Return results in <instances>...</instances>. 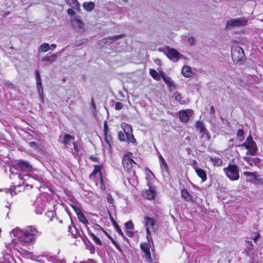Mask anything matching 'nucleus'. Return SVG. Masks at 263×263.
<instances>
[{
  "label": "nucleus",
  "mask_w": 263,
  "mask_h": 263,
  "mask_svg": "<svg viewBox=\"0 0 263 263\" xmlns=\"http://www.w3.org/2000/svg\"><path fill=\"white\" fill-rule=\"evenodd\" d=\"M14 168L20 171L18 175L16 174V177L20 180L19 184L14 187H11L9 190L12 196L17 192L21 191L22 186H35V182L41 181V178L37 175L38 171L33 168L27 162L22 160H18L10 167V171Z\"/></svg>",
  "instance_id": "obj_1"
},
{
  "label": "nucleus",
  "mask_w": 263,
  "mask_h": 263,
  "mask_svg": "<svg viewBox=\"0 0 263 263\" xmlns=\"http://www.w3.org/2000/svg\"><path fill=\"white\" fill-rule=\"evenodd\" d=\"M12 233L18 241L28 245L35 242L42 233L36 226H30L22 229L16 227L12 230Z\"/></svg>",
  "instance_id": "obj_2"
},
{
  "label": "nucleus",
  "mask_w": 263,
  "mask_h": 263,
  "mask_svg": "<svg viewBox=\"0 0 263 263\" xmlns=\"http://www.w3.org/2000/svg\"><path fill=\"white\" fill-rule=\"evenodd\" d=\"M240 146L245 147L246 149H248L246 154L247 155L255 156L256 154L257 147L251 136L248 137L245 142Z\"/></svg>",
  "instance_id": "obj_3"
},
{
  "label": "nucleus",
  "mask_w": 263,
  "mask_h": 263,
  "mask_svg": "<svg viewBox=\"0 0 263 263\" xmlns=\"http://www.w3.org/2000/svg\"><path fill=\"white\" fill-rule=\"evenodd\" d=\"M224 172L227 176L231 180H237L239 179V171L237 165H229L224 168Z\"/></svg>",
  "instance_id": "obj_4"
},
{
  "label": "nucleus",
  "mask_w": 263,
  "mask_h": 263,
  "mask_svg": "<svg viewBox=\"0 0 263 263\" xmlns=\"http://www.w3.org/2000/svg\"><path fill=\"white\" fill-rule=\"evenodd\" d=\"M47 202L44 195L37 197L34 203L36 214H41L46 210Z\"/></svg>",
  "instance_id": "obj_5"
},
{
  "label": "nucleus",
  "mask_w": 263,
  "mask_h": 263,
  "mask_svg": "<svg viewBox=\"0 0 263 263\" xmlns=\"http://www.w3.org/2000/svg\"><path fill=\"white\" fill-rule=\"evenodd\" d=\"M232 58L234 62H239L245 58L244 51L242 48L237 46H234L231 50Z\"/></svg>",
  "instance_id": "obj_6"
},
{
  "label": "nucleus",
  "mask_w": 263,
  "mask_h": 263,
  "mask_svg": "<svg viewBox=\"0 0 263 263\" xmlns=\"http://www.w3.org/2000/svg\"><path fill=\"white\" fill-rule=\"evenodd\" d=\"M247 20L243 17L231 19L227 22L226 28L228 29L231 27L244 26L247 24Z\"/></svg>",
  "instance_id": "obj_7"
},
{
  "label": "nucleus",
  "mask_w": 263,
  "mask_h": 263,
  "mask_svg": "<svg viewBox=\"0 0 263 263\" xmlns=\"http://www.w3.org/2000/svg\"><path fill=\"white\" fill-rule=\"evenodd\" d=\"M163 50L165 54L171 60L176 62L179 59L180 53L174 49L170 48L168 47H165Z\"/></svg>",
  "instance_id": "obj_8"
},
{
  "label": "nucleus",
  "mask_w": 263,
  "mask_h": 263,
  "mask_svg": "<svg viewBox=\"0 0 263 263\" xmlns=\"http://www.w3.org/2000/svg\"><path fill=\"white\" fill-rule=\"evenodd\" d=\"M196 127L199 130L200 133L201 134V138L204 141H209L210 139V135L206 129L204 127L203 122L200 121H197L196 123Z\"/></svg>",
  "instance_id": "obj_9"
},
{
  "label": "nucleus",
  "mask_w": 263,
  "mask_h": 263,
  "mask_svg": "<svg viewBox=\"0 0 263 263\" xmlns=\"http://www.w3.org/2000/svg\"><path fill=\"white\" fill-rule=\"evenodd\" d=\"M133 164H136L128 154H125L122 159V164L125 171L130 172L132 171Z\"/></svg>",
  "instance_id": "obj_10"
},
{
  "label": "nucleus",
  "mask_w": 263,
  "mask_h": 263,
  "mask_svg": "<svg viewBox=\"0 0 263 263\" xmlns=\"http://www.w3.org/2000/svg\"><path fill=\"white\" fill-rule=\"evenodd\" d=\"M102 166L100 165H94V169L92 172L90 174L89 178L91 179H94L96 175L98 174L100 179L101 182V188L102 190H105V186L103 184V178L102 174Z\"/></svg>",
  "instance_id": "obj_11"
},
{
  "label": "nucleus",
  "mask_w": 263,
  "mask_h": 263,
  "mask_svg": "<svg viewBox=\"0 0 263 263\" xmlns=\"http://www.w3.org/2000/svg\"><path fill=\"white\" fill-rule=\"evenodd\" d=\"M154 220L148 216L144 217V223L146 230V237L147 240L150 241L152 239L150 233V229H153L154 226Z\"/></svg>",
  "instance_id": "obj_12"
},
{
  "label": "nucleus",
  "mask_w": 263,
  "mask_h": 263,
  "mask_svg": "<svg viewBox=\"0 0 263 263\" xmlns=\"http://www.w3.org/2000/svg\"><path fill=\"white\" fill-rule=\"evenodd\" d=\"M71 23L75 29L80 32L84 31V25L83 22L77 16H73L71 18Z\"/></svg>",
  "instance_id": "obj_13"
},
{
  "label": "nucleus",
  "mask_w": 263,
  "mask_h": 263,
  "mask_svg": "<svg viewBox=\"0 0 263 263\" xmlns=\"http://www.w3.org/2000/svg\"><path fill=\"white\" fill-rule=\"evenodd\" d=\"M73 209L74 210L78 219L81 221L85 227H87L89 222L86 217L83 213L82 211L80 208L76 205H72Z\"/></svg>",
  "instance_id": "obj_14"
},
{
  "label": "nucleus",
  "mask_w": 263,
  "mask_h": 263,
  "mask_svg": "<svg viewBox=\"0 0 263 263\" xmlns=\"http://www.w3.org/2000/svg\"><path fill=\"white\" fill-rule=\"evenodd\" d=\"M192 111L190 109H185L180 110L179 112V118L182 122L186 123L189 119L191 116Z\"/></svg>",
  "instance_id": "obj_15"
},
{
  "label": "nucleus",
  "mask_w": 263,
  "mask_h": 263,
  "mask_svg": "<svg viewBox=\"0 0 263 263\" xmlns=\"http://www.w3.org/2000/svg\"><path fill=\"white\" fill-rule=\"evenodd\" d=\"M35 76H36V82L37 86V89L40 96V97L42 100L43 99V90L42 87V82L41 79L40 78V72L39 70H35Z\"/></svg>",
  "instance_id": "obj_16"
},
{
  "label": "nucleus",
  "mask_w": 263,
  "mask_h": 263,
  "mask_svg": "<svg viewBox=\"0 0 263 263\" xmlns=\"http://www.w3.org/2000/svg\"><path fill=\"white\" fill-rule=\"evenodd\" d=\"M160 75L163 80L165 82V83L171 90L175 88L173 81L172 80L171 78L167 77L166 74L162 71H161Z\"/></svg>",
  "instance_id": "obj_17"
},
{
  "label": "nucleus",
  "mask_w": 263,
  "mask_h": 263,
  "mask_svg": "<svg viewBox=\"0 0 263 263\" xmlns=\"http://www.w3.org/2000/svg\"><path fill=\"white\" fill-rule=\"evenodd\" d=\"M158 158H159V162L160 168H161L162 172L168 173V166H167V164L165 159L163 157V156L161 154H160L158 156Z\"/></svg>",
  "instance_id": "obj_18"
},
{
  "label": "nucleus",
  "mask_w": 263,
  "mask_h": 263,
  "mask_svg": "<svg viewBox=\"0 0 263 263\" xmlns=\"http://www.w3.org/2000/svg\"><path fill=\"white\" fill-rule=\"evenodd\" d=\"M155 195L156 192L154 189L152 188H150L149 190L144 191L143 193V196L144 198L147 199L148 200L153 199L155 198Z\"/></svg>",
  "instance_id": "obj_19"
},
{
  "label": "nucleus",
  "mask_w": 263,
  "mask_h": 263,
  "mask_svg": "<svg viewBox=\"0 0 263 263\" xmlns=\"http://www.w3.org/2000/svg\"><path fill=\"white\" fill-rule=\"evenodd\" d=\"M141 248L142 251L144 252L145 257L146 259L149 261H152V258L151 256V253L148 245L147 244H141Z\"/></svg>",
  "instance_id": "obj_20"
},
{
  "label": "nucleus",
  "mask_w": 263,
  "mask_h": 263,
  "mask_svg": "<svg viewBox=\"0 0 263 263\" xmlns=\"http://www.w3.org/2000/svg\"><path fill=\"white\" fill-rule=\"evenodd\" d=\"M121 36V35H116V36H111V37H109L108 38L104 39H103V40L102 41H100L99 45L103 47V45H102L103 43L105 45L106 44H107V45L110 44L112 43V41L113 40L116 41L117 39H118V38H119Z\"/></svg>",
  "instance_id": "obj_21"
},
{
  "label": "nucleus",
  "mask_w": 263,
  "mask_h": 263,
  "mask_svg": "<svg viewBox=\"0 0 263 263\" xmlns=\"http://www.w3.org/2000/svg\"><path fill=\"white\" fill-rule=\"evenodd\" d=\"M66 3L72 9H74L77 11L80 9V6L77 0H66Z\"/></svg>",
  "instance_id": "obj_22"
},
{
  "label": "nucleus",
  "mask_w": 263,
  "mask_h": 263,
  "mask_svg": "<svg viewBox=\"0 0 263 263\" xmlns=\"http://www.w3.org/2000/svg\"><path fill=\"white\" fill-rule=\"evenodd\" d=\"M173 97L176 101L182 104H186L189 102V100L188 99H183L181 97V95L178 92L175 93L173 95Z\"/></svg>",
  "instance_id": "obj_23"
},
{
  "label": "nucleus",
  "mask_w": 263,
  "mask_h": 263,
  "mask_svg": "<svg viewBox=\"0 0 263 263\" xmlns=\"http://www.w3.org/2000/svg\"><path fill=\"white\" fill-rule=\"evenodd\" d=\"M195 172L197 175L201 179L202 182L206 180V174L204 170L199 168H195Z\"/></svg>",
  "instance_id": "obj_24"
},
{
  "label": "nucleus",
  "mask_w": 263,
  "mask_h": 263,
  "mask_svg": "<svg viewBox=\"0 0 263 263\" xmlns=\"http://www.w3.org/2000/svg\"><path fill=\"white\" fill-rule=\"evenodd\" d=\"M13 259L8 253L5 254L3 256L0 258V263H12Z\"/></svg>",
  "instance_id": "obj_25"
},
{
  "label": "nucleus",
  "mask_w": 263,
  "mask_h": 263,
  "mask_svg": "<svg viewBox=\"0 0 263 263\" xmlns=\"http://www.w3.org/2000/svg\"><path fill=\"white\" fill-rule=\"evenodd\" d=\"M182 73L185 77H190L192 74L191 68L188 66H183L182 69Z\"/></svg>",
  "instance_id": "obj_26"
},
{
  "label": "nucleus",
  "mask_w": 263,
  "mask_h": 263,
  "mask_svg": "<svg viewBox=\"0 0 263 263\" xmlns=\"http://www.w3.org/2000/svg\"><path fill=\"white\" fill-rule=\"evenodd\" d=\"M73 147L74 151L73 152V154L76 156H79L83 153V149L81 148V146L76 143L73 142Z\"/></svg>",
  "instance_id": "obj_27"
},
{
  "label": "nucleus",
  "mask_w": 263,
  "mask_h": 263,
  "mask_svg": "<svg viewBox=\"0 0 263 263\" xmlns=\"http://www.w3.org/2000/svg\"><path fill=\"white\" fill-rule=\"evenodd\" d=\"M210 160L213 163L214 166H220L222 164V160L218 157H211Z\"/></svg>",
  "instance_id": "obj_28"
},
{
  "label": "nucleus",
  "mask_w": 263,
  "mask_h": 263,
  "mask_svg": "<svg viewBox=\"0 0 263 263\" xmlns=\"http://www.w3.org/2000/svg\"><path fill=\"white\" fill-rule=\"evenodd\" d=\"M121 127L122 129L123 130V132L125 133L126 135L132 132V128L131 126L127 124L122 123L121 124Z\"/></svg>",
  "instance_id": "obj_29"
},
{
  "label": "nucleus",
  "mask_w": 263,
  "mask_h": 263,
  "mask_svg": "<svg viewBox=\"0 0 263 263\" xmlns=\"http://www.w3.org/2000/svg\"><path fill=\"white\" fill-rule=\"evenodd\" d=\"M151 76L156 80H159L161 78L160 73H158L155 69H151L149 70Z\"/></svg>",
  "instance_id": "obj_30"
},
{
  "label": "nucleus",
  "mask_w": 263,
  "mask_h": 263,
  "mask_svg": "<svg viewBox=\"0 0 263 263\" xmlns=\"http://www.w3.org/2000/svg\"><path fill=\"white\" fill-rule=\"evenodd\" d=\"M73 141H74V139L72 137H71V136H70L69 135L66 134V135H65L64 136L63 143L65 145H67L70 142L73 143L74 142Z\"/></svg>",
  "instance_id": "obj_31"
},
{
  "label": "nucleus",
  "mask_w": 263,
  "mask_h": 263,
  "mask_svg": "<svg viewBox=\"0 0 263 263\" xmlns=\"http://www.w3.org/2000/svg\"><path fill=\"white\" fill-rule=\"evenodd\" d=\"M181 196L187 201L191 200V196L186 190L181 191Z\"/></svg>",
  "instance_id": "obj_32"
},
{
  "label": "nucleus",
  "mask_w": 263,
  "mask_h": 263,
  "mask_svg": "<svg viewBox=\"0 0 263 263\" xmlns=\"http://www.w3.org/2000/svg\"><path fill=\"white\" fill-rule=\"evenodd\" d=\"M83 7L87 11H90L94 7V4L92 2H85L83 4Z\"/></svg>",
  "instance_id": "obj_33"
},
{
  "label": "nucleus",
  "mask_w": 263,
  "mask_h": 263,
  "mask_svg": "<svg viewBox=\"0 0 263 263\" xmlns=\"http://www.w3.org/2000/svg\"><path fill=\"white\" fill-rule=\"evenodd\" d=\"M50 49V45L48 43L42 44L39 48V50L42 52H45Z\"/></svg>",
  "instance_id": "obj_34"
},
{
  "label": "nucleus",
  "mask_w": 263,
  "mask_h": 263,
  "mask_svg": "<svg viewBox=\"0 0 263 263\" xmlns=\"http://www.w3.org/2000/svg\"><path fill=\"white\" fill-rule=\"evenodd\" d=\"M244 160L246 161H247L250 165H252V162H253L255 164L259 163L260 161L259 159L258 158H254L253 159L252 158H249L247 157H245Z\"/></svg>",
  "instance_id": "obj_35"
},
{
  "label": "nucleus",
  "mask_w": 263,
  "mask_h": 263,
  "mask_svg": "<svg viewBox=\"0 0 263 263\" xmlns=\"http://www.w3.org/2000/svg\"><path fill=\"white\" fill-rule=\"evenodd\" d=\"M126 140L128 142L134 143L136 142V139H135L132 132L126 135Z\"/></svg>",
  "instance_id": "obj_36"
},
{
  "label": "nucleus",
  "mask_w": 263,
  "mask_h": 263,
  "mask_svg": "<svg viewBox=\"0 0 263 263\" xmlns=\"http://www.w3.org/2000/svg\"><path fill=\"white\" fill-rule=\"evenodd\" d=\"M26 256L28 258H30L31 259L35 260V261L38 260L39 258L40 257L39 256L36 255L34 254L32 252H28L26 254Z\"/></svg>",
  "instance_id": "obj_37"
},
{
  "label": "nucleus",
  "mask_w": 263,
  "mask_h": 263,
  "mask_svg": "<svg viewBox=\"0 0 263 263\" xmlns=\"http://www.w3.org/2000/svg\"><path fill=\"white\" fill-rule=\"evenodd\" d=\"M6 247L9 249H11L12 248L14 250H18L17 246L15 241V239L14 240H12L11 243H9L7 245Z\"/></svg>",
  "instance_id": "obj_38"
},
{
  "label": "nucleus",
  "mask_w": 263,
  "mask_h": 263,
  "mask_svg": "<svg viewBox=\"0 0 263 263\" xmlns=\"http://www.w3.org/2000/svg\"><path fill=\"white\" fill-rule=\"evenodd\" d=\"M56 55L55 54H52L50 56L45 57L43 58V61H47L50 62H53L55 61L56 59Z\"/></svg>",
  "instance_id": "obj_39"
},
{
  "label": "nucleus",
  "mask_w": 263,
  "mask_h": 263,
  "mask_svg": "<svg viewBox=\"0 0 263 263\" xmlns=\"http://www.w3.org/2000/svg\"><path fill=\"white\" fill-rule=\"evenodd\" d=\"M119 139L121 141H125L126 140V134L123 132H119L118 133Z\"/></svg>",
  "instance_id": "obj_40"
},
{
  "label": "nucleus",
  "mask_w": 263,
  "mask_h": 263,
  "mask_svg": "<svg viewBox=\"0 0 263 263\" xmlns=\"http://www.w3.org/2000/svg\"><path fill=\"white\" fill-rule=\"evenodd\" d=\"M108 237L110 239L114 245L117 248L118 250L120 252H122V249L119 244L110 236L108 235Z\"/></svg>",
  "instance_id": "obj_41"
},
{
  "label": "nucleus",
  "mask_w": 263,
  "mask_h": 263,
  "mask_svg": "<svg viewBox=\"0 0 263 263\" xmlns=\"http://www.w3.org/2000/svg\"><path fill=\"white\" fill-rule=\"evenodd\" d=\"M243 174L245 176H246L247 177H251V179H253V180H254L256 178V176L255 174L254 173L249 172H245L243 173Z\"/></svg>",
  "instance_id": "obj_42"
},
{
  "label": "nucleus",
  "mask_w": 263,
  "mask_h": 263,
  "mask_svg": "<svg viewBox=\"0 0 263 263\" xmlns=\"http://www.w3.org/2000/svg\"><path fill=\"white\" fill-rule=\"evenodd\" d=\"M125 227L127 229L132 230L134 229V224L131 220H129L125 223Z\"/></svg>",
  "instance_id": "obj_43"
},
{
  "label": "nucleus",
  "mask_w": 263,
  "mask_h": 263,
  "mask_svg": "<svg viewBox=\"0 0 263 263\" xmlns=\"http://www.w3.org/2000/svg\"><path fill=\"white\" fill-rule=\"evenodd\" d=\"M243 130L240 129L237 133V138L240 141H242L243 139Z\"/></svg>",
  "instance_id": "obj_44"
},
{
  "label": "nucleus",
  "mask_w": 263,
  "mask_h": 263,
  "mask_svg": "<svg viewBox=\"0 0 263 263\" xmlns=\"http://www.w3.org/2000/svg\"><path fill=\"white\" fill-rule=\"evenodd\" d=\"M91 236L92 237L93 240L95 242V243L96 244L99 245H102V242H101V240L98 237H97L96 235H95L93 234H91Z\"/></svg>",
  "instance_id": "obj_45"
},
{
  "label": "nucleus",
  "mask_w": 263,
  "mask_h": 263,
  "mask_svg": "<svg viewBox=\"0 0 263 263\" xmlns=\"http://www.w3.org/2000/svg\"><path fill=\"white\" fill-rule=\"evenodd\" d=\"M115 227L116 231L120 235H121L122 237L125 236L124 233H123L122 231L121 230V229H120V227L118 225L116 224Z\"/></svg>",
  "instance_id": "obj_46"
},
{
  "label": "nucleus",
  "mask_w": 263,
  "mask_h": 263,
  "mask_svg": "<svg viewBox=\"0 0 263 263\" xmlns=\"http://www.w3.org/2000/svg\"><path fill=\"white\" fill-rule=\"evenodd\" d=\"M93 228L96 230H101V231H103L106 235H107V232H105L103 230V229L98 224H94L93 226Z\"/></svg>",
  "instance_id": "obj_47"
},
{
  "label": "nucleus",
  "mask_w": 263,
  "mask_h": 263,
  "mask_svg": "<svg viewBox=\"0 0 263 263\" xmlns=\"http://www.w3.org/2000/svg\"><path fill=\"white\" fill-rule=\"evenodd\" d=\"M46 215L49 217L50 220H52V218L54 217V213L53 211H48L46 213Z\"/></svg>",
  "instance_id": "obj_48"
},
{
  "label": "nucleus",
  "mask_w": 263,
  "mask_h": 263,
  "mask_svg": "<svg viewBox=\"0 0 263 263\" xmlns=\"http://www.w3.org/2000/svg\"><path fill=\"white\" fill-rule=\"evenodd\" d=\"M67 13H68L69 15L71 16H72L71 17H72L74 16V14H75V12H74V11L73 9H69L67 10Z\"/></svg>",
  "instance_id": "obj_49"
},
{
  "label": "nucleus",
  "mask_w": 263,
  "mask_h": 263,
  "mask_svg": "<svg viewBox=\"0 0 263 263\" xmlns=\"http://www.w3.org/2000/svg\"><path fill=\"white\" fill-rule=\"evenodd\" d=\"M122 108V104L120 102H117L115 105V108L117 110H119Z\"/></svg>",
  "instance_id": "obj_50"
},
{
  "label": "nucleus",
  "mask_w": 263,
  "mask_h": 263,
  "mask_svg": "<svg viewBox=\"0 0 263 263\" xmlns=\"http://www.w3.org/2000/svg\"><path fill=\"white\" fill-rule=\"evenodd\" d=\"M126 234L128 236H129V237H133V236H134V232H133V231H127L126 232Z\"/></svg>",
  "instance_id": "obj_51"
},
{
  "label": "nucleus",
  "mask_w": 263,
  "mask_h": 263,
  "mask_svg": "<svg viewBox=\"0 0 263 263\" xmlns=\"http://www.w3.org/2000/svg\"><path fill=\"white\" fill-rule=\"evenodd\" d=\"M30 145L31 147H33V148L37 147V144H36V142H31L30 143Z\"/></svg>",
  "instance_id": "obj_52"
},
{
  "label": "nucleus",
  "mask_w": 263,
  "mask_h": 263,
  "mask_svg": "<svg viewBox=\"0 0 263 263\" xmlns=\"http://www.w3.org/2000/svg\"><path fill=\"white\" fill-rule=\"evenodd\" d=\"M56 47H57L56 45L54 44H53L50 46V49H51V50H54L56 48Z\"/></svg>",
  "instance_id": "obj_53"
},
{
  "label": "nucleus",
  "mask_w": 263,
  "mask_h": 263,
  "mask_svg": "<svg viewBox=\"0 0 263 263\" xmlns=\"http://www.w3.org/2000/svg\"><path fill=\"white\" fill-rule=\"evenodd\" d=\"M210 112H211V113H212V114H214V112H215L214 107L213 106H212L211 107V108H210Z\"/></svg>",
  "instance_id": "obj_54"
},
{
  "label": "nucleus",
  "mask_w": 263,
  "mask_h": 263,
  "mask_svg": "<svg viewBox=\"0 0 263 263\" xmlns=\"http://www.w3.org/2000/svg\"><path fill=\"white\" fill-rule=\"evenodd\" d=\"M259 237V234H258L256 236H255L253 238V240H254V241H255Z\"/></svg>",
  "instance_id": "obj_55"
},
{
  "label": "nucleus",
  "mask_w": 263,
  "mask_h": 263,
  "mask_svg": "<svg viewBox=\"0 0 263 263\" xmlns=\"http://www.w3.org/2000/svg\"><path fill=\"white\" fill-rule=\"evenodd\" d=\"M107 147H108V148L109 149V151H110V148L111 147V146H110V143L108 141H107Z\"/></svg>",
  "instance_id": "obj_56"
},
{
  "label": "nucleus",
  "mask_w": 263,
  "mask_h": 263,
  "mask_svg": "<svg viewBox=\"0 0 263 263\" xmlns=\"http://www.w3.org/2000/svg\"><path fill=\"white\" fill-rule=\"evenodd\" d=\"M189 41L191 42V44H192L193 43V41H194L193 38H190Z\"/></svg>",
  "instance_id": "obj_57"
},
{
  "label": "nucleus",
  "mask_w": 263,
  "mask_h": 263,
  "mask_svg": "<svg viewBox=\"0 0 263 263\" xmlns=\"http://www.w3.org/2000/svg\"><path fill=\"white\" fill-rule=\"evenodd\" d=\"M106 127H107V123L105 122L104 123V130L105 131L106 130Z\"/></svg>",
  "instance_id": "obj_58"
},
{
  "label": "nucleus",
  "mask_w": 263,
  "mask_h": 263,
  "mask_svg": "<svg viewBox=\"0 0 263 263\" xmlns=\"http://www.w3.org/2000/svg\"><path fill=\"white\" fill-rule=\"evenodd\" d=\"M108 201H109V202H111V201H112V199H109L108 198Z\"/></svg>",
  "instance_id": "obj_59"
},
{
  "label": "nucleus",
  "mask_w": 263,
  "mask_h": 263,
  "mask_svg": "<svg viewBox=\"0 0 263 263\" xmlns=\"http://www.w3.org/2000/svg\"><path fill=\"white\" fill-rule=\"evenodd\" d=\"M71 229V228L69 227V232H70V230Z\"/></svg>",
  "instance_id": "obj_60"
}]
</instances>
